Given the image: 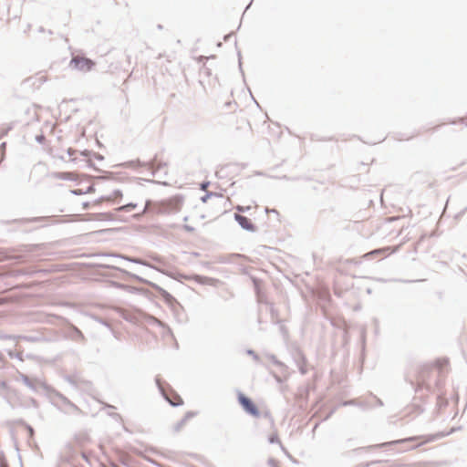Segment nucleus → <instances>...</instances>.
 I'll list each match as a JSON object with an SVG mask.
<instances>
[{
  "label": "nucleus",
  "instance_id": "nucleus-1",
  "mask_svg": "<svg viewBox=\"0 0 467 467\" xmlns=\"http://www.w3.org/2000/svg\"><path fill=\"white\" fill-rule=\"evenodd\" d=\"M70 66L77 70L87 72L94 67L95 62L82 56H75L70 61Z\"/></svg>",
  "mask_w": 467,
  "mask_h": 467
},
{
  "label": "nucleus",
  "instance_id": "nucleus-2",
  "mask_svg": "<svg viewBox=\"0 0 467 467\" xmlns=\"http://www.w3.org/2000/svg\"><path fill=\"white\" fill-rule=\"evenodd\" d=\"M168 160L163 154H156L150 161V165L152 172H164L168 171Z\"/></svg>",
  "mask_w": 467,
  "mask_h": 467
},
{
  "label": "nucleus",
  "instance_id": "nucleus-3",
  "mask_svg": "<svg viewBox=\"0 0 467 467\" xmlns=\"http://www.w3.org/2000/svg\"><path fill=\"white\" fill-rule=\"evenodd\" d=\"M238 400L243 408L251 415L258 416L259 411L256 405L244 394L238 396Z\"/></svg>",
  "mask_w": 467,
  "mask_h": 467
},
{
  "label": "nucleus",
  "instance_id": "nucleus-4",
  "mask_svg": "<svg viewBox=\"0 0 467 467\" xmlns=\"http://www.w3.org/2000/svg\"><path fill=\"white\" fill-rule=\"evenodd\" d=\"M397 250H398V247L387 246L384 248L376 249L371 252H368L364 254V257H370L372 255H380L383 257H387V256L394 254Z\"/></svg>",
  "mask_w": 467,
  "mask_h": 467
},
{
  "label": "nucleus",
  "instance_id": "nucleus-5",
  "mask_svg": "<svg viewBox=\"0 0 467 467\" xmlns=\"http://www.w3.org/2000/svg\"><path fill=\"white\" fill-rule=\"evenodd\" d=\"M234 218L244 229H245L247 231H251V232L255 230V227H254V223H252L251 219H249L244 215H241L239 213H235Z\"/></svg>",
  "mask_w": 467,
  "mask_h": 467
},
{
  "label": "nucleus",
  "instance_id": "nucleus-6",
  "mask_svg": "<svg viewBox=\"0 0 467 467\" xmlns=\"http://www.w3.org/2000/svg\"><path fill=\"white\" fill-rule=\"evenodd\" d=\"M170 401L172 405H180L182 402V400L180 397L176 398V400H174V401L173 400H170Z\"/></svg>",
  "mask_w": 467,
  "mask_h": 467
},
{
  "label": "nucleus",
  "instance_id": "nucleus-7",
  "mask_svg": "<svg viewBox=\"0 0 467 467\" xmlns=\"http://www.w3.org/2000/svg\"><path fill=\"white\" fill-rule=\"evenodd\" d=\"M236 209H237V211H239V212H244V211H246V210H250V207H249V206H248V207L237 206V207H236Z\"/></svg>",
  "mask_w": 467,
  "mask_h": 467
},
{
  "label": "nucleus",
  "instance_id": "nucleus-8",
  "mask_svg": "<svg viewBox=\"0 0 467 467\" xmlns=\"http://www.w3.org/2000/svg\"><path fill=\"white\" fill-rule=\"evenodd\" d=\"M72 192L75 193V194H82V193H84V192H82L81 190H74V191H72Z\"/></svg>",
  "mask_w": 467,
  "mask_h": 467
},
{
  "label": "nucleus",
  "instance_id": "nucleus-9",
  "mask_svg": "<svg viewBox=\"0 0 467 467\" xmlns=\"http://www.w3.org/2000/svg\"><path fill=\"white\" fill-rule=\"evenodd\" d=\"M213 194H208L205 197L202 198L203 202H206L208 198H210Z\"/></svg>",
  "mask_w": 467,
  "mask_h": 467
},
{
  "label": "nucleus",
  "instance_id": "nucleus-10",
  "mask_svg": "<svg viewBox=\"0 0 467 467\" xmlns=\"http://www.w3.org/2000/svg\"><path fill=\"white\" fill-rule=\"evenodd\" d=\"M207 186H208V183H202V190H206Z\"/></svg>",
  "mask_w": 467,
  "mask_h": 467
}]
</instances>
